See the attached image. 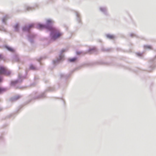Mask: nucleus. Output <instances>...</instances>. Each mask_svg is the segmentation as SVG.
I'll list each match as a JSON object with an SVG mask.
<instances>
[{"label": "nucleus", "mask_w": 156, "mask_h": 156, "mask_svg": "<svg viewBox=\"0 0 156 156\" xmlns=\"http://www.w3.org/2000/svg\"><path fill=\"white\" fill-rule=\"evenodd\" d=\"M18 28H19V25L18 24H16V25H15V26H14V28L16 31H17L18 30Z\"/></svg>", "instance_id": "6"}, {"label": "nucleus", "mask_w": 156, "mask_h": 156, "mask_svg": "<svg viewBox=\"0 0 156 156\" xmlns=\"http://www.w3.org/2000/svg\"><path fill=\"white\" fill-rule=\"evenodd\" d=\"M51 21L50 20H47V23H51Z\"/></svg>", "instance_id": "13"}, {"label": "nucleus", "mask_w": 156, "mask_h": 156, "mask_svg": "<svg viewBox=\"0 0 156 156\" xmlns=\"http://www.w3.org/2000/svg\"><path fill=\"white\" fill-rule=\"evenodd\" d=\"M2 79L1 78H0V82L2 81Z\"/></svg>", "instance_id": "16"}, {"label": "nucleus", "mask_w": 156, "mask_h": 156, "mask_svg": "<svg viewBox=\"0 0 156 156\" xmlns=\"http://www.w3.org/2000/svg\"><path fill=\"white\" fill-rule=\"evenodd\" d=\"M1 58V55H0V58Z\"/></svg>", "instance_id": "17"}, {"label": "nucleus", "mask_w": 156, "mask_h": 156, "mask_svg": "<svg viewBox=\"0 0 156 156\" xmlns=\"http://www.w3.org/2000/svg\"><path fill=\"white\" fill-rule=\"evenodd\" d=\"M46 27L44 25H41V24H39L38 25L37 28L39 29H42L45 28Z\"/></svg>", "instance_id": "4"}, {"label": "nucleus", "mask_w": 156, "mask_h": 156, "mask_svg": "<svg viewBox=\"0 0 156 156\" xmlns=\"http://www.w3.org/2000/svg\"><path fill=\"white\" fill-rule=\"evenodd\" d=\"M30 68L31 69H34V67H33V66H31L30 67Z\"/></svg>", "instance_id": "14"}, {"label": "nucleus", "mask_w": 156, "mask_h": 156, "mask_svg": "<svg viewBox=\"0 0 156 156\" xmlns=\"http://www.w3.org/2000/svg\"><path fill=\"white\" fill-rule=\"evenodd\" d=\"M49 30L51 31V35L52 36V39L55 40L62 35V34L54 28L52 27L48 28Z\"/></svg>", "instance_id": "1"}, {"label": "nucleus", "mask_w": 156, "mask_h": 156, "mask_svg": "<svg viewBox=\"0 0 156 156\" xmlns=\"http://www.w3.org/2000/svg\"><path fill=\"white\" fill-rule=\"evenodd\" d=\"M20 96H18V97L16 98V99H19V98H20Z\"/></svg>", "instance_id": "15"}, {"label": "nucleus", "mask_w": 156, "mask_h": 156, "mask_svg": "<svg viewBox=\"0 0 156 156\" xmlns=\"http://www.w3.org/2000/svg\"><path fill=\"white\" fill-rule=\"evenodd\" d=\"M6 91V90L3 88H0V93H2Z\"/></svg>", "instance_id": "7"}, {"label": "nucleus", "mask_w": 156, "mask_h": 156, "mask_svg": "<svg viewBox=\"0 0 156 156\" xmlns=\"http://www.w3.org/2000/svg\"><path fill=\"white\" fill-rule=\"evenodd\" d=\"M10 74V72L7 69L3 66H1L0 67V74H5L9 75Z\"/></svg>", "instance_id": "2"}, {"label": "nucleus", "mask_w": 156, "mask_h": 156, "mask_svg": "<svg viewBox=\"0 0 156 156\" xmlns=\"http://www.w3.org/2000/svg\"><path fill=\"white\" fill-rule=\"evenodd\" d=\"M34 25L33 24H30L28 26H25L23 28V30L24 31H29V30L34 27Z\"/></svg>", "instance_id": "3"}, {"label": "nucleus", "mask_w": 156, "mask_h": 156, "mask_svg": "<svg viewBox=\"0 0 156 156\" xmlns=\"http://www.w3.org/2000/svg\"><path fill=\"white\" fill-rule=\"evenodd\" d=\"M82 53V52H78V51H77L76 52V54L78 55H80Z\"/></svg>", "instance_id": "12"}, {"label": "nucleus", "mask_w": 156, "mask_h": 156, "mask_svg": "<svg viewBox=\"0 0 156 156\" xmlns=\"http://www.w3.org/2000/svg\"><path fill=\"white\" fill-rule=\"evenodd\" d=\"M7 49L8 50H9L10 51H12V52L14 51L13 49L11 47H7Z\"/></svg>", "instance_id": "8"}, {"label": "nucleus", "mask_w": 156, "mask_h": 156, "mask_svg": "<svg viewBox=\"0 0 156 156\" xmlns=\"http://www.w3.org/2000/svg\"><path fill=\"white\" fill-rule=\"evenodd\" d=\"M76 58H72L70 59L69 60L70 62H74L76 60Z\"/></svg>", "instance_id": "9"}, {"label": "nucleus", "mask_w": 156, "mask_h": 156, "mask_svg": "<svg viewBox=\"0 0 156 156\" xmlns=\"http://www.w3.org/2000/svg\"><path fill=\"white\" fill-rule=\"evenodd\" d=\"M146 48L150 49H151V47L150 46H146Z\"/></svg>", "instance_id": "11"}, {"label": "nucleus", "mask_w": 156, "mask_h": 156, "mask_svg": "<svg viewBox=\"0 0 156 156\" xmlns=\"http://www.w3.org/2000/svg\"><path fill=\"white\" fill-rule=\"evenodd\" d=\"M18 81H12L11 82V84L12 85H13L14 84H15L16 83H17Z\"/></svg>", "instance_id": "10"}, {"label": "nucleus", "mask_w": 156, "mask_h": 156, "mask_svg": "<svg viewBox=\"0 0 156 156\" xmlns=\"http://www.w3.org/2000/svg\"><path fill=\"white\" fill-rule=\"evenodd\" d=\"M107 37L110 39H113L114 38V36L113 35L110 34L107 35Z\"/></svg>", "instance_id": "5"}]
</instances>
